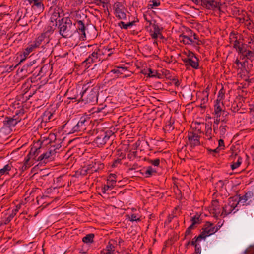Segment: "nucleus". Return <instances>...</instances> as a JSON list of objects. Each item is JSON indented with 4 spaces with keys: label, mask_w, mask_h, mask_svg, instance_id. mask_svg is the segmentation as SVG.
I'll use <instances>...</instances> for the list:
<instances>
[{
    "label": "nucleus",
    "mask_w": 254,
    "mask_h": 254,
    "mask_svg": "<svg viewBox=\"0 0 254 254\" xmlns=\"http://www.w3.org/2000/svg\"><path fill=\"white\" fill-rule=\"evenodd\" d=\"M60 34L64 38L70 37L72 35L73 27L72 21L68 17H63L58 20Z\"/></svg>",
    "instance_id": "nucleus-1"
},
{
    "label": "nucleus",
    "mask_w": 254,
    "mask_h": 254,
    "mask_svg": "<svg viewBox=\"0 0 254 254\" xmlns=\"http://www.w3.org/2000/svg\"><path fill=\"white\" fill-rule=\"evenodd\" d=\"M90 85L89 83L84 85L82 87V91L80 92L79 95L82 101L91 102L97 100L98 93L96 89L92 86L90 87Z\"/></svg>",
    "instance_id": "nucleus-2"
},
{
    "label": "nucleus",
    "mask_w": 254,
    "mask_h": 254,
    "mask_svg": "<svg viewBox=\"0 0 254 254\" xmlns=\"http://www.w3.org/2000/svg\"><path fill=\"white\" fill-rule=\"evenodd\" d=\"M114 135V132L109 129H101L96 130V137L93 142L98 147H102L104 145L110 138Z\"/></svg>",
    "instance_id": "nucleus-3"
},
{
    "label": "nucleus",
    "mask_w": 254,
    "mask_h": 254,
    "mask_svg": "<svg viewBox=\"0 0 254 254\" xmlns=\"http://www.w3.org/2000/svg\"><path fill=\"white\" fill-rule=\"evenodd\" d=\"M64 12L61 8L59 7L54 8L50 18V23L49 26L50 28L48 30L50 32L53 31L57 25V21H58L59 19L64 17Z\"/></svg>",
    "instance_id": "nucleus-4"
},
{
    "label": "nucleus",
    "mask_w": 254,
    "mask_h": 254,
    "mask_svg": "<svg viewBox=\"0 0 254 254\" xmlns=\"http://www.w3.org/2000/svg\"><path fill=\"white\" fill-rule=\"evenodd\" d=\"M95 47L96 49L82 63V65H84L86 69L90 67L91 64L96 63L97 61H100L101 60V56L102 54H103V53L98 49L97 47Z\"/></svg>",
    "instance_id": "nucleus-5"
},
{
    "label": "nucleus",
    "mask_w": 254,
    "mask_h": 254,
    "mask_svg": "<svg viewBox=\"0 0 254 254\" xmlns=\"http://www.w3.org/2000/svg\"><path fill=\"white\" fill-rule=\"evenodd\" d=\"M90 122L89 118L81 117L76 125L73 127L72 133L85 130Z\"/></svg>",
    "instance_id": "nucleus-6"
},
{
    "label": "nucleus",
    "mask_w": 254,
    "mask_h": 254,
    "mask_svg": "<svg viewBox=\"0 0 254 254\" xmlns=\"http://www.w3.org/2000/svg\"><path fill=\"white\" fill-rule=\"evenodd\" d=\"M198 3L204 7L208 9H214L216 8H220L221 5L220 2V0H196Z\"/></svg>",
    "instance_id": "nucleus-7"
},
{
    "label": "nucleus",
    "mask_w": 254,
    "mask_h": 254,
    "mask_svg": "<svg viewBox=\"0 0 254 254\" xmlns=\"http://www.w3.org/2000/svg\"><path fill=\"white\" fill-rule=\"evenodd\" d=\"M113 7L115 9V14L116 17L120 19H124L126 18V14L124 11L125 7L121 2H115Z\"/></svg>",
    "instance_id": "nucleus-8"
},
{
    "label": "nucleus",
    "mask_w": 254,
    "mask_h": 254,
    "mask_svg": "<svg viewBox=\"0 0 254 254\" xmlns=\"http://www.w3.org/2000/svg\"><path fill=\"white\" fill-rule=\"evenodd\" d=\"M43 1L44 0H28L32 8L39 13L42 12L44 9Z\"/></svg>",
    "instance_id": "nucleus-9"
},
{
    "label": "nucleus",
    "mask_w": 254,
    "mask_h": 254,
    "mask_svg": "<svg viewBox=\"0 0 254 254\" xmlns=\"http://www.w3.org/2000/svg\"><path fill=\"white\" fill-rule=\"evenodd\" d=\"M222 225V224L221 225H219L218 223L217 226L211 227L209 229L202 228V229L203 231L200 233V234L199 235H198V238L205 239L207 236H209L211 235L214 234L221 228Z\"/></svg>",
    "instance_id": "nucleus-10"
},
{
    "label": "nucleus",
    "mask_w": 254,
    "mask_h": 254,
    "mask_svg": "<svg viewBox=\"0 0 254 254\" xmlns=\"http://www.w3.org/2000/svg\"><path fill=\"white\" fill-rule=\"evenodd\" d=\"M229 159L233 160L232 164L231 165V168L232 170H235L240 166L242 163V158L238 156L236 153L232 152L230 155Z\"/></svg>",
    "instance_id": "nucleus-11"
},
{
    "label": "nucleus",
    "mask_w": 254,
    "mask_h": 254,
    "mask_svg": "<svg viewBox=\"0 0 254 254\" xmlns=\"http://www.w3.org/2000/svg\"><path fill=\"white\" fill-rule=\"evenodd\" d=\"M104 168V164L100 161H94L88 165V170L89 174H92L94 172H97L102 170Z\"/></svg>",
    "instance_id": "nucleus-12"
},
{
    "label": "nucleus",
    "mask_w": 254,
    "mask_h": 254,
    "mask_svg": "<svg viewBox=\"0 0 254 254\" xmlns=\"http://www.w3.org/2000/svg\"><path fill=\"white\" fill-rule=\"evenodd\" d=\"M183 62L186 66H191L194 69H198L199 67V59L197 57L193 59H183Z\"/></svg>",
    "instance_id": "nucleus-13"
},
{
    "label": "nucleus",
    "mask_w": 254,
    "mask_h": 254,
    "mask_svg": "<svg viewBox=\"0 0 254 254\" xmlns=\"http://www.w3.org/2000/svg\"><path fill=\"white\" fill-rule=\"evenodd\" d=\"M188 137L191 147L200 145V136L197 134L190 132L188 133Z\"/></svg>",
    "instance_id": "nucleus-14"
},
{
    "label": "nucleus",
    "mask_w": 254,
    "mask_h": 254,
    "mask_svg": "<svg viewBox=\"0 0 254 254\" xmlns=\"http://www.w3.org/2000/svg\"><path fill=\"white\" fill-rule=\"evenodd\" d=\"M77 27L76 28V31H77L80 35V39L82 40H85L86 38V34H85V26L83 21L82 20H77Z\"/></svg>",
    "instance_id": "nucleus-15"
},
{
    "label": "nucleus",
    "mask_w": 254,
    "mask_h": 254,
    "mask_svg": "<svg viewBox=\"0 0 254 254\" xmlns=\"http://www.w3.org/2000/svg\"><path fill=\"white\" fill-rule=\"evenodd\" d=\"M19 122V119H13L12 117H6L3 121V124L5 127H10L15 126Z\"/></svg>",
    "instance_id": "nucleus-16"
},
{
    "label": "nucleus",
    "mask_w": 254,
    "mask_h": 254,
    "mask_svg": "<svg viewBox=\"0 0 254 254\" xmlns=\"http://www.w3.org/2000/svg\"><path fill=\"white\" fill-rule=\"evenodd\" d=\"M57 153L55 151V149L53 147H50L49 149V151L41 154L37 159V161H42L43 160H46L50 158V157L54 155Z\"/></svg>",
    "instance_id": "nucleus-17"
},
{
    "label": "nucleus",
    "mask_w": 254,
    "mask_h": 254,
    "mask_svg": "<svg viewBox=\"0 0 254 254\" xmlns=\"http://www.w3.org/2000/svg\"><path fill=\"white\" fill-rule=\"evenodd\" d=\"M31 85L29 83H25L22 85V89H23L24 94H23V98H25L26 100L29 99L35 92L33 91V93H28L29 90L30 89Z\"/></svg>",
    "instance_id": "nucleus-18"
},
{
    "label": "nucleus",
    "mask_w": 254,
    "mask_h": 254,
    "mask_svg": "<svg viewBox=\"0 0 254 254\" xmlns=\"http://www.w3.org/2000/svg\"><path fill=\"white\" fill-rule=\"evenodd\" d=\"M40 147H37L36 146H33L31 150L27 155L26 158H29V160L31 159L36 160V157L40 153Z\"/></svg>",
    "instance_id": "nucleus-19"
},
{
    "label": "nucleus",
    "mask_w": 254,
    "mask_h": 254,
    "mask_svg": "<svg viewBox=\"0 0 254 254\" xmlns=\"http://www.w3.org/2000/svg\"><path fill=\"white\" fill-rule=\"evenodd\" d=\"M191 37V35H190L189 34L187 35L181 34L179 36V39L180 42H183L184 44H190L192 42H194Z\"/></svg>",
    "instance_id": "nucleus-20"
},
{
    "label": "nucleus",
    "mask_w": 254,
    "mask_h": 254,
    "mask_svg": "<svg viewBox=\"0 0 254 254\" xmlns=\"http://www.w3.org/2000/svg\"><path fill=\"white\" fill-rule=\"evenodd\" d=\"M230 199H232V201L237 202V203L235 205L234 203L231 205V207H233V209L236 207L239 202L243 201V202H245L248 200L246 197H245V195L242 196L239 195L235 197H230Z\"/></svg>",
    "instance_id": "nucleus-21"
},
{
    "label": "nucleus",
    "mask_w": 254,
    "mask_h": 254,
    "mask_svg": "<svg viewBox=\"0 0 254 254\" xmlns=\"http://www.w3.org/2000/svg\"><path fill=\"white\" fill-rule=\"evenodd\" d=\"M218 200L217 199L213 200L212 201V206L213 207V212L212 213L214 214V217L217 218L218 216L217 214H220V208L219 205L218 204Z\"/></svg>",
    "instance_id": "nucleus-22"
},
{
    "label": "nucleus",
    "mask_w": 254,
    "mask_h": 254,
    "mask_svg": "<svg viewBox=\"0 0 254 254\" xmlns=\"http://www.w3.org/2000/svg\"><path fill=\"white\" fill-rule=\"evenodd\" d=\"M220 102L221 100H220V99H217L214 105V113L217 118L220 117L221 113L222 111V108L220 106Z\"/></svg>",
    "instance_id": "nucleus-23"
},
{
    "label": "nucleus",
    "mask_w": 254,
    "mask_h": 254,
    "mask_svg": "<svg viewBox=\"0 0 254 254\" xmlns=\"http://www.w3.org/2000/svg\"><path fill=\"white\" fill-rule=\"evenodd\" d=\"M71 91L72 92L73 95H69V96L68 97V99L75 100V101H78V102L82 101L80 97H79V95L77 94L78 91L76 89L72 90Z\"/></svg>",
    "instance_id": "nucleus-24"
},
{
    "label": "nucleus",
    "mask_w": 254,
    "mask_h": 254,
    "mask_svg": "<svg viewBox=\"0 0 254 254\" xmlns=\"http://www.w3.org/2000/svg\"><path fill=\"white\" fill-rule=\"evenodd\" d=\"M45 37V34H42L40 36H39L35 41H34V43L33 44H31L34 48L38 47L41 44L42 42L44 40Z\"/></svg>",
    "instance_id": "nucleus-25"
},
{
    "label": "nucleus",
    "mask_w": 254,
    "mask_h": 254,
    "mask_svg": "<svg viewBox=\"0 0 254 254\" xmlns=\"http://www.w3.org/2000/svg\"><path fill=\"white\" fill-rule=\"evenodd\" d=\"M12 167L11 164H6L2 168L0 169V174L1 175L8 174L9 171L11 170Z\"/></svg>",
    "instance_id": "nucleus-26"
},
{
    "label": "nucleus",
    "mask_w": 254,
    "mask_h": 254,
    "mask_svg": "<svg viewBox=\"0 0 254 254\" xmlns=\"http://www.w3.org/2000/svg\"><path fill=\"white\" fill-rule=\"evenodd\" d=\"M94 234L92 233L86 235L82 239V241L85 243H90L93 242Z\"/></svg>",
    "instance_id": "nucleus-27"
},
{
    "label": "nucleus",
    "mask_w": 254,
    "mask_h": 254,
    "mask_svg": "<svg viewBox=\"0 0 254 254\" xmlns=\"http://www.w3.org/2000/svg\"><path fill=\"white\" fill-rule=\"evenodd\" d=\"M248 47L247 45L244 43H242L241 45L237 47V49H236L238 53L239 54H244L247 52V47Z\"/></svg>",
    "instance_id": "nucleus-28"
},
{
    "label": "nucleus",
    "mask_w": 254,
    "mask_h": 254,
    "mask_svg": "<svg viewBox=\"0 0 254 254\" xmlns=\"http://www.w3.org/2000/svg\"><path fill=\"white\" fill-rule=\"evenodd\" d=\"M135 22V21H133L132 22H129L126 24L124 22L121 21L119 23L118 25L119 26L121 27V28L127 29L129 27L132 26L133 25H134Z\"/></svg>",
    "instance_id": "nucleus-29"
},
{
    "label": "nucleus",
    "mask_w": 254,
    "mask_h": 254,
    "mask_svg": "<svg viewBox=\"0 0 254 254\" xmlns=\"http://www.w3.org/2000/svg\"><path fill=\"white\" fill-rule=\"evenodd\" d=\"M15 215L16 213L12 212L11 214H10L7 217L5 218L4 219L1 221L0 225H6L9 223L11 221V220L13 218Z\"/></svg>",
    "instance_id": "nucleus-30"
},
{
    "label": "nucleus",
    "mask_w": 254,
    "mask_h": 254,
    "mask_svg": "<svg viewBox=\"0 0 254 254\" xmlns=\"http://www.w3.org/2000/svg\"><path fill=\"white\" fill-rule=\"evenodd\" d=\"M53 114L50 111H45L43 114V120H45L46 122L50 121V120H54L52 118Z\"/></svg>",
    "instance_id": "nucleus-31"
},
{
    "label": "nucleus",
    "mask_w": 254,
    "mask_h": 254,
    "mask_svg": "<svg viewBox=\"0 0 254 254\" xmlns=\"http://www.w3.org/2000/svg\"><path fill=\"white\" fill-rule=\"evenodd\" d=\"M156 173V171L153 169L151 166L148 167L145 171V174L146 177H149Z\"/></svg>",
    "instance_id": "nucleus-32"
},
{
    "label": "nucleus",
    "mask_w": 254,
    "mask_h": 254,
    "mask_svg": "<svg viewBox=\"0 0 254 254\" xmlns=\"http://www.w3.org/2000/svg\"><path fill=\"white\" fill-rule=\"evenodd\" d=\"M114 242H115V241H114L113 240H110L108 245H107V246L106 247L105 250L114 253V252L115 251V248L114 243H114Z\"/></svg>",
    "instance_id": "nucleus-33"
},
{
    "label": "nucleus",
    "mask_w": 254,
    "mask_h": 254,
    "mask_svg": "<svg viewBox=\"0 0 254 254\" xmlns=\"http://www.w3.org/2000/svg\"><path fill=\"white\" fill-rule=\"evenodd\" d=\"M150 3L148 5L147 7L148 9H152L154 8L155 7L159 6L161 3L159 0H152L150 1Z\"/></svg>",
    "instance_id": "nucleus-34"
},
{
    "label": "nucleus",
    "mask_w": 254,
    "mask_h": 254,
    "mask_svg": "<svg viewBox=\"0 0 254 254\" xmlns=\"http://www.w3.org/2000/svg\"><path fill=\"white\" fill-rule=\"evenodd\" d=\"M24 114V109H20V110H19L18 111L16 112V113H15V115L12 117V118L19 119V122H20L22 119L21 117L23 116Z\"/></svg>",
    "instance_id": "nucleus-35"
},
{
    "label": "nucleus",
    "mask_w": 254,
    "mask_h": 254,
    "mask_svg": "<svg viewBox=\"0 0 254 254\" xmlns=\"http://www.w3.org/2000/svg\"><path fill=\"white\" fill-rule=\"evenodd\" d=\"M245 57H246V60H250L252 61L254 59V50L253 51L247 50Z\"/></svg>",
    "instance_id": "nucleus-36"
},
{
    "label": "nucleus",
    "mask_w": 254,
    "mask_h": 254,
    "mask_svg": "<svg viewBox=\"0 0 254 254\" xmlns=\"http://www.w3.org/2000/svg\"><path fill=\"white\" fill-rule=\"evenodd\" d=\"M148 72H149L148 73V75L150 77H159V76L160 75V74H158L156 71L152 70L150 68L148 69Z\"/></svg>",
    "instance_id": "nucleus-37"
},
{
    "label": "nucleus",
    "mask_w": 254,
    "mask_h": 254,
    "mask_svg": "<svg viewBox=\"0 0 254 254\" xmlns=\"http://www.w3.org/2000/svg\"><path fill=\"white\" fill-rule=\"evenodd\" d=\"M24 164L22 167V171L26 170L27 168H28L31 165V162H29V158L25 159Z\"/></svg>",
    "instance_id": "nucleus-38"
},
{
    "label": "nucleus",
    "mask_w": 254,
    "mask_h": 254,
    "mask_svg": "<svg viewBox=\"0 0 254 254\" xmlns=\"http://www.w3.org/2000/svg\"><path fill=\"white\" fill-rule=\"evenodd\" d=\"M109 180H107V184L104 185V187L103 188L102 192L105 193L106 191L108 190L109 189H112L114 187V185L109 184Z\"/></svg>",
    "instance_id": "nucleus-39"
},
{
    "label": "nucleus",
    "mask_w": 254,
    "mask_h": 254,
    "mask_svg": "<svg viewBox=\"0 0 254 254\" xmlns=\"http://www.w3.org/2000/svg\"><path fill=\"white\" fill-rule=\"evenodd\" d=\"M34 48H35L32 45L27 47L23 52L24 56L26 57L27 56H28L29 54V53L32 51Z\"/></svg>",
    "instance_id": "nucleus-40"
},
{
    "label": "nucleus",
    "mask_w": 254,
    "mask_h": 254,
    "mask_svg": "<svg viewBox=\"0 0 254 254\" xmlns=\"http://www.w3.org/2000/svg\"><path fill=\"white\" fill-rule=\"evenodd\" d=\"M227 128L228 127L226 125L221 126L220 127V134L221 136H224L226 134Z\"/></svg>",
    "instance_id": "nucleus-41"
},
{
    "label": "nucleus",
    "mask_w": 254,
    "mask_h": 254,
    "mask_svg": "<svg viewBox=\"0 0 254 254\" xmlns=\"http://www.w3.org/2000/svg\"><path fill=\"white\" fill-rule=\"evenodd\" d=\"M199 216H197L195 215L192 217L191 219V221L192 222V225H195L196 224H199Z\"/></svg>",
    "instance_id": "nucleus-42"
},
{
    "label": "nucleus",
    "mask_w": 254,
    "mask_h": 254,
    "mask_svg": "<svg viewBox=\"0 0 254 254\" xmlns=\"http://www.w3.org/2000/svg\"><path fill=\"white\" fill-rule=\"evenodd\" d=\"M160 159L159 158L156 159L155 160H149V163L155 166H158L160 164Z\"/></svg>",
    "instance_id": "nucleus-43"
},
{
    "label": "nucleus",
    "mask_w": 254,
    "mask_h": 254,
    "mask_svg": "<svg viewBox=\"0 0 254 254\" xmlns=\"http://www.w3.org/2000/svg\"><path fill=\"white\" fill-rule=\"evenodd\" d=\"M201 239H203V238H198V236H197V237L196 236L192 240V241L190 242V244H191V245L194 246L195 247V248L196 247H197V245L196 244L197 241H200Z\"/></svg>",
    "instance_id": "nucleus-44"
},
{
    "label": "nucleus",
    "mask_w": 254,
    "mask_h": 254,
    "mask_svg": "<svg viewBox=\"0 0 254 254\" xmlns=\"http://www.w3.org/2000/svg\"><path fill=\"white\" fill-rule=\"evenodd\" d=\"M186 54L187 57L185 59H193L194 57H197L194 53L190 50L188 51V53Z\"/></svg>",
    "instance_id": "nucleus-45"
},
{
    "label": "nucleus",
    "mask_w": 254,
    "mask_h": 254,
    "mask_svg": "<svg viewBox=\"0 0 254 254\" xmlns=\"http://www.w3.org/2000/svg\"><path fill=\"white\" fill-rule=\"evenodd\" d=\"M89 173V170H88V166L87 167H83L80 171V174L83 176H85Z\"/></svg>",
    "instance_id": "nucleus-46"
},
{
    "label": "nucleus",
    "mask_w": 254,
    "mask_h": 254,
    "mask_svg": "<svg viewBox=\"0 0 254 254\" xmlns=\"http://www.w3.org/2000/svg\"><path fill=\"white\" fill-rule=\"evenodd\" d=\"M192 37H193V38L195 40H197V41L193 42L194 43V44L199 45L202 43V42L198 39V36L197 35V34L195 33L194 32V33H193Z\"/></svg>",
    "instance_id": "nucleus-47"
},
{
    "label": "nucleus",
    "mask_w": 254,
    "mask_h": 254,
    "mask_svg": "<svg viewBox=\"0 0 254 254\" xmlns=\"http://www.w3.org/2000/svg\"><path fill=\"white\" fill-rule=\"evenodd\" d=\"M129 219L131 221H141L139 218H137V216L135 214H132L130 217H129Z\"/></svg>",
    "instance_id": "nucleus-48"
},
{
    "label": "nucleus",
    "mask_w": 254,
    "mask_h": 254,
    "mask_svg": "<svg viewBox=\"0 0 254 254\" xmlns=\"http://www.w3.org/2000/svg\"><path fill=\"white\" fill-rule=\"evenodd\" d=\"M211 134L212 129L205 130V135L208 137V139L209 140H210L212 138Z\"/></svg>",
    "instance_id": "nucleus-49"
},
{
    "label": "nucleus",
    "mask_w": 254,
    "mask_h": 254,
    "mask_svg": "<svg viewBox=\"0 0 254 254\" xmlns=\"http://www.w3.org/2000/svg\"><path fill=\"white\" fill-rule=\"evenodd\" d=\"M236 35H237V34L235 33V32L234 31H232L230 33V37H229V39H230V43H231L232 40L233 39H237Z\"/></svg>",
    "instance_id": "nucleus-50"
},
{
    "label": "nucleus",
    "mask_w": 254,
    "mask_h": 254,
    "mask_svg": "<svg viewBox=\"0 0 254 254\" xmlns=\"http://www.w3.org/2000/svg\"><path fill=\"white\" fill-rule=\"evenodd\" d=\"M224 147H225V145H224V140L222 139H220L218 141V147L219 148H221V149H224Z\"/></svg>",
    "instance_id": "nucleus-51"
},
{
    "label": "nucleus",
    "mask_w": 254,
    "mask_h": 254,
    "mask_svg": "<svg viewBox=\"0 0 254 254\" xmlns=\"http://www.w3.org/2000/svg\"><path fill=\"white\" fill-rule=\"evenodd\" d=\"M152 26L154 29V32L157 33L158 34H160V28L159 26L157 24H156L155 23L152 24Z\"/></svg>",
    "instance_id": "nucleus-52"
},
{
    "label": "nucleus",
    "mask_w": 254,
    "mask_h": 254,
    "mask_svg": "<svg viewBox=\"0 0 254 254\" xmlns=\"http://www.w3.org/2000/svg\"><path fill=\"white\" fill-rule=\"evenodd\" d=\"M224 96V93L223 92V89L222 88L219 91V95L218 96L217 99H220V100H222L223 99V97Z\"/></svg>",
    "instance_id": "nucleus-53"
},
{
    "label": "nucleus",
    "mask_w": 254,
    "mask_h": 254,
    "mask_svg": "<svg viewBox=\"0 0 254 254\" xmlns=\"http://www.w3.org/2000/svg\"><path fill=\"white\" fill-rule=\"evenodd\" d=\"M35 64V61H28L27 62L26 64L23 66L24 68L32 66Z\"/></svg>",
    "instance_id": "nucleus-54"
},
{
    "label": "nucleus",
    "mask_w": 254,
    "mask_h": 254,
    "mask_svg": "<svg viewBox=\"0 0 254 254\" xmlns=\"http://www.w3.org/2000/svg\"><path fill=\"white\" fill-rule=\"evenodd\" d=\"M143 17H144L145 20L148 23H149V25H151V24H152V22H151V20L150 19V18H151L150 16H149V15L147 16L146 14H144Z\"/></svg>",
    "instance_id": "nucleus-55"
},
{
    "label": "nucleus",
    "mask_w": 254,
    "mask_h": 254,
    "mask_svg": "<svg viewBox=\"0 0 254 254\" xmlns=\"http://www.w3.org/2000/svg\"><path fill=\"white\" fill-rule=\"evenodd\" d=\"M213 225V224L212 223H211L209 221H207L203 228H207V229L210 228L211 227H212Z\"/></svg>",
    "instance_id": "nucleus-56"
},
{
    "label": "nucleus",
    "mask_w": 254,
    "mask_h": 254,
    "mask_svg": "<svg viewBox=\"0 0 254 254\" xmlns=\"http://www.w3.org/2000/svg\"><path fill=\"white\" fill-rule=\"evenodd\" d=\"M136 155V152L133 151V152H132L128 154L127 155V157L128 159L131 160L132 157H134V158L135 157Z\"/></svg>",
    "instance_id": "nucleus-57"
},
{
    "label": "nucleus",
    "mask_w": 254,
    "mask_h": 254,
    "mask_svg": "<svg viewBox=\"0 0 254 254\" xmlns=\"http://www.w3.org/2000/svg\"><path fill=\"white\" fill-rule=\"evenodd\" d=\"M240 45H241L240 42L237 40V38L235 39L233 44V48L237 49V47Z\"/></svg>",
    "instance_id": "nucleus-58"
},
{
    "label": "nucleus",
    "mask_w": 254,
    "mask_h": 254,
    "mask_svg": "<svg viewBox=\"0 0 254 254\" xmlns=\"http://www.w3.org/2000/svg\"><path fill=\"white\" fill-rule=\"evenodd\" d=\"M253 196V193L252 191H248V192L246 193L245 194V197H247L248 199L249 198H251Z\"/></svg>",
    "instance_id": "nucleus-59"
},
{
    "label": "nucleus",
    "mask_w": 254,
    "mask_h": 254,
    "mask_svg": "<svg viewBox=\"0 0 254 254\" xmlns=\"http://www.w3.org/2000/svg\"><path fill=\"white\" fill-rule=\"evenodd\" d=\"M221 149V148H219V147H217L216 149L212 150V149H208V151L209 152H213L214 153H218L219 152L220 150Z\"/></svg>",
    "instance_id": "nucleus-60"
},
{
    "label": "nucleus",
    "mask_w": 254,
    "mask_h": 254,
    "mask_svg": "<svg viewBox=\"0 0 254 254\" xmlns=\"http://www.w3.org/2000/svg\"><path fill=\"white\" fill-rule=\"evenodd\" d=\"M226 208V205H225V206L223 207V211H222V212L221 215H227L228 214H229L230 213V212H227Z\"/></svg>",
    "instance_id": "nucleus-61"
},
{
    "label": "nucleus",
    "mask_w": 254,
    "mask_h": 254,
    "mask_svg": "<svg viewBox=\"0 0 254 254\" xmlns=\"http://www.w3.org/2000/svg\"><path fill=\"white\" fill-rule=\"evenodd\" d=\"M201 253V249L200 247H196L195 248V252L194 254H200Z\"/></svg>",
    "instance_id": "nucleus-62"
},
{
    "label": "nucleus",
    "mask_w": 254,
    "mask_h": 254,
    "mask_svg": "<svg viewBox=\"0 0 254 254\" xmlns=\"http://www.w3.org/2000/svg\"><path fill=\"white\" fill-rule=\"evenodd\" d=\"M159 34L157 33L153 32V33L151 34V36L153 39H156L158 37Z\"/></svg>",
    "instance_id": "nucleus-63"
},
{
    "label": "nucleus",
    "mask_w": 254,
    "mask_h": 254,
    "mask_svg": "<svg viewBox=\"0 0 254 254\" xmlns=\"http://www.w3.org/2000/svg\"><path fill=\"white\" fill-rule=\"evenodd\" d=\"M101 254H113V253L109 251H107L106 250H103L101 252Z\"/></svg>",
    "instance_id": "nucleus-64"
}]
</instances>
